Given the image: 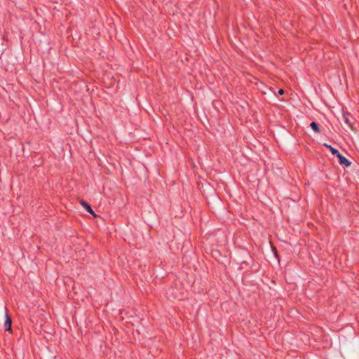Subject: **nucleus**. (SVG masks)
<instances>
[{
    "label": "nucleus",
    "mask_w": 359,
    "mask_h": 359,
    "mask_svg": "<svg viewBox=\"0 0 359 359\" xmlns=\"http://www.w3.org/2000/svg\"><path fill=\"white\" fill-rule=\"evenodd\" d=\"M323 145H324V147H325L330 149V151L332 155L336 156H338L339 151L337 149L332 147L331 145L327 144H324Z\"/></svg>",
    "instance_id": "obj_5"
},
{
    "label": "nucleus",
    "mask_w": 359,
    "mask_h": 359,
    "mask_svg": "<svg viewBox=\"0 0 359 359\" xmlns=\"http://www.w3.org/2000/svg\"><path fill=\"white\" fill-rule=\"evenodd\" d=\"M278 94L279 95H283L284 94V90L283 89H279Z\"/></svg>",
    "instance_id": "obj_7"
},
{
    "label": "nucleus",
    "mask_w": 359,
    "mask_h": 359,
    "mask_svg": "<svg viewBox=\"0 0 359 359\" xmlns=\"http://www.w3.org/2000/svg\"><path fill=\"white\" fill-rule=\"evenodd\" d=\"M83 207L85 208V210L90 213V215H93L94 217H96V215L95 214L93 210L92 209L91 206L86 201H81V202Z\"/></svg>",
    "instance_id": "obj_3"
},
{
    "label": "nucleus",
    "mask_w": 359,
    "mask_h": 359,
    "mask_svg": "<svg viewBox=\"0 0 359 359\" xmlns=\"http://www.w3.org/2000/svg\"><path fill=\"white\" fill-rule=\"evenodd\" d=\"M11 325H12V319L8 316L7 312H6V320H5V323H4L5 330L11 333L12 332Z\"/></svg>",
    "instance_id": "obj_1"
},
{
    "label": "nucleus",
    "mask_w": 359,
    "mask_h": 359,
    "mask_svg": "<svg viewBox=\"0 0 359 359\" xmlns=\"http://www.w3.org/2000/svg\"><path fill=\"white\" fill-rule=\"evenodd\" d=\"M310 126L314 132H316L317 133H319L320 132L319 126L317 123L313 121L310 123Z\"/></svg>",
    "instance_id": "obj_6"
},
{
    "label": "nucleus",
    "mask_w": 359,
    "mask_h": 359,
    "mask_svg": "<svg viewBox=\"0 0 359 359\" xmlns=\"http://www.w3.org/2000/svg\"><path fill=\"white\" fill-rule=\"evenodd\" d=\"M351 116V114L348 113H344L343 114V119L345 123H346L349 127H352V125L353 123L351 121V120L349 118Z\"/></svg>",
    "instance_id": "obj_4"
},
{
    "label": "nucleus",
    "mask_w": 359,
    "mask_h": 359,
    "mask_svg": "<svg viewBox=\"0 0 359 359\" xmlns=\"http://www.w3.org/2000/svg\"><path fill=\"white\" fill-rule=\"evenodd\" d=\"M337 157L338 158L339 164L344 165L346 167H348L351 165V163L346 157L342 156L340 153H339Z\"/></svg>",
    "instance_id": "obj_2"
}]
</instances>
